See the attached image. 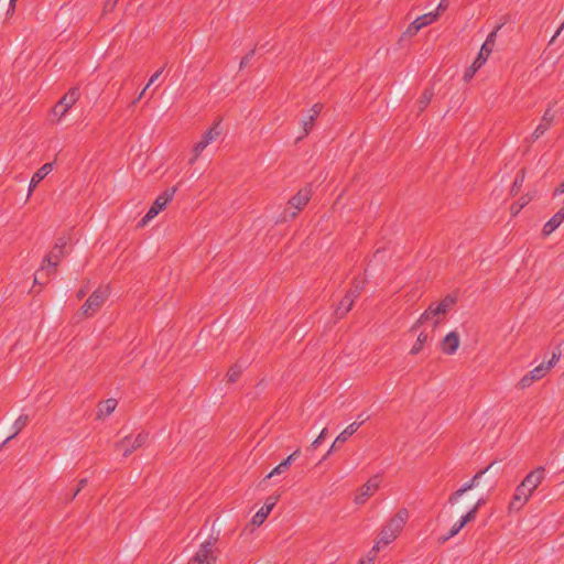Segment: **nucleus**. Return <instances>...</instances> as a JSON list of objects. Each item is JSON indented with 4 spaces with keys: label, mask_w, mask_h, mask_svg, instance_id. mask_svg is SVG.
Listing matches in <instances>:
<instances>
[{
    "label": "nucleus",
    "mask_w": 564,
    "mask_h": 564,
    "mask_svg": "<svg viewBox=\"0 0 564 564\" xmlns=\"http://www.w3.org/2000/svg\"><path fill=\"white\" fill-rule=\"evenodd\" d=\"M409 519V511L400 509L381 529L377 541L373 545V552H379L381 547L392 543L403 531Z\"/></svg>",
    "instance_id": "f257e3e1"
},
{
    "label": "nucleus",
    "mask_w": 564,
    "mask_h": 564,
    "mask_svg": "<svg viewBox=\"0 0 564 564\" xmlns=\"http://www.w3.org/2000/svg\"><path fill=\"white\" fill-rule=\"evenodd\" d=\"M456 300L452 295H446L438 303H432L420 316L413 329H415L420 324H424L426 322H433V328H436L446 314L453 308Z\"/></svg>",
    "instance_id": "f03ea898"
},
{
    "label": "nucleus",
    "mask_w": 564,
    "mask_h": 564,
    "mask_svg": "<svg viewBox=\"0 0 564 564\" xmlns=\"http://www.w3.org/2000/svg\"><path fill=\"white\" fill-rule=\"evenodd\" d=\"M500 26H497L496 30L490 32L485 41V43L481 45L480 51L473 62V64L465 70L464 73V80L469 82L475 74L486 64L488 61V57L490 56L495 44H496V37L497 33Z\"/></svg>",
    "instance_id": "7ed1b4c3"
},
{
    "label": "nucleus",
    "mask_w": 564,
    "mask_h": 564,
    "mask_svg": "<svg viewBox=\"0 0 564 564\" xmlns=\"http://www.w3.org/2000/svg\"><path fill=\"white\" fill-rule=\"evenodd\" d=\"M220 550L218 547V539L209 536L200 543L197 552L191 558L189 564H217Z\"/></svg>",
    "instance_id": "20e7f679"
},
{
    "label": "nucleus",
    "mask_w": 564,
    "mask_h": 564,
    "mask_svg": "<svg viewBox=\"0 0 564 564\" xmlns=\"http://www.w3.org/2000/svg\"><path fill=\"white\" fill-rule=\"evenodd\" d=\"M560 359V354H553L551 360L547 362H542L531 371L525 373L517 383V388L520 390H525L530 388L535 381L543 379L551 369L555 366V364Z\"/></svg>",
    "instance_id": "39448f33"
},
{
    "label": "nucleus",
    "mask_w": 564,
    "mask_h": 564,
    "mask_svg": "<svg viewBox=\"0 0 564 564\" xmlns=\"http://www.w3.org/2000/svg\"><path fill=\"white\" fill-rule=\"evenodd\" d=\"M110 291L108 286L96 289L82 306V314L85 317L94 316L109 297Z\"/></svg>",
    "instance_id": "423d86ee"
},
{
    "label": "nucleus",
    "mask_w": 564,
    "mask_h": 564,
    "mask_svg": "<svg viewBox=\"0 0 564 564\" xmlns=\"http://www.w3.org/2000/svg\"><path fill=\"white\" fill-rule=\"evenodd\" d=\"M176 193V187H171L165 189L162 194H160L148 213L141 219L139 227H144L149 221L155 218L160 212L164 210L166 206L172 202L174 195Z\"/></svg>",
    "instance_id": "0eeeda50"
},
{
    "label": "nucleus",
    "mask_w": 564,
    "mask_h": 564,
    "mask_svg": "<svg viewBox=\"0 0 564 564\" xmlns=\"http://www.w3.org/2000/svg\"><path fill=\"white\" fill-rule=\"evenodd\" d=\"M147 432H139L137 435H128L116 443V449L121 452L123 457L130 456L134 451L142 447L148 441Z\"/></svg>",
    "instance_id": "6e6552de"
},
{
    "label": "nucleus",
    "mask_w": 564,
    "mask_h": 564,
    "mask_svg": "<svg viewBox=\"0 0 564 564\" xmlns=\"http://www.w3.org/2000/svg\"><path fill=\"white\" fill-rule=\"evenodd\" d=\"M220 135L219 122L214 123L202 137V139L196 142L192 149V158L188 163L194 164L197 159L200 156L202 152L214 141L218 139Z\"/></svg>",
    "instance_id": "1a4fd4ad"
},
{
    "label": "nucleus",
    "mask_w": 564,
    "mask_h": 564,
    "mask_svg": "<svg viewBox=\"0 0 564 564\" xmlns=\"http://www.w3.org/2000/svg\"><path fill=\"white\" fill-rule=\"evenodd\" d=\"M79 98V91L77 88L69 89L61 100L55 105L52 110V115L56 117L57 121H61L68 110L76 104Z\"/></svg>",
    "instance_id": "9d476101"
},
{
    "label": "nucleus",
    "mask_w": 564,
    "mask_h": 564,
    "mask_svg": "<svg viewBox=\"0 0 564 564\" xmlns=\"http://www.w3.org/2000/svg\"><path fill=\"white\" fill-rule=\"evenodd\" d=\"M379 487H380L379 477L378 476L371 477L370 479L367 480V482H365L361 487L358 488V490L356 491L355 498H354V502L357 506L365 505L368 501V499L375 495V492L379 489Z\"/></svg>",
    "instance_id": "9b49d317"
},
{
    "label": "nucleus",
    "mask_w": 564,
    "mask_h": 564,
    "mask_svg": "<svg viewBox=\"0 0 564 564\" xmlns=\"http://www.w3.org/2000/svg\"><path fill=\"white\" fill-rule=\"evenodd\" d=\"M544 478L545 469L543 467H538L530 471L518 486L532 496Z\"/></svg>",
    "instance_id": "f8f14e48"
},
{
    "label": "nucleus",
    "mask_w": 564,
    "mask_h": 564,
    "mask_svg": "<svg viewBox=\"0 0 564 564\" xmlns=\"http://www.w3.org/2000/svg\"><path fill=\"white\" fill-rule=\"evenodd\" d=\"M440 18L438 11L429 12L417 17L405 30L404 35L412 37L421 29L435 22Z\"/></svg>",
    "instance_id": "ddd939ff"
},
{
    "label": "nucleus",
    "mask_w": 564,
    "mask_h": 564,
    "mask_svg": "<svg viewBox=\"0 0 564 564\" xmlns=\"http://www.w3.org/2000/svg\"><path fill=\"white\" fill-rule=\"evenodd\" d=\"M362 290V286L359 284H356L352 289H350L346 295L343 297V300L339 302L336 314L339 317L345 316L352 307L355 300L360 295Z\"/></svg>",
    "instance_id": "4468645a"
},
{
    "label": "nucleus",
    "mask_w": 564,
    "mask_h": 564,
    "mask_svg": "<svg viewBox=\"0 0 564 564\" xmlns=\"http://www.w3.org/2000/svg\"><path fill=\"white\" fill-rule=\"evenodd\" d=\"M490 468L487 467L486 469L484 470H480L479 473H477L469 481L465 482L459 489H457L456 491H454L449 498H448V503L449 505H455L458 502V500L460 499V497H463L464 494H466L467 491L474 489L475 487H477L479 485V480L481 478V476Z\"/></svg>",
    "instance_id": "2eb2a0df"
},
{
    "label": "nucleus",
    "mask_w": 564,
    "mask_h": 564,
    "mask_svg": "<svg viewBox=\"0 0 564 564\" xmlns=\"http://www.w3.org/2000/svg\"><path fill=\"white\" fill-rule=\"evenodd\" d=\"M312 196V192L310 188L305 187L300 189L288 203L290 208L294 210L291 213L292 217H295L300 210L307 205Z\"/></svg>",
    "instance_id": "dca6fc26"
},
{
    "label": "nucleus",
    "mask_w": 564,
    "mask_h": 564,
    "mask_svg": "<svg viewBox=\"0 0 564 564\" xmlns=\"http://www.w3.org/2000/svg\"><path fill=\"white\" fill-rule=\"evenodd\" d=\"M532 496L528 494L524 489L517 486L514 494L508 505L509 513H517L522 510V508L527 505Z\"/></svg>",
    "instance_id": "f3484780"
},
{
    "label": "nucleus",
    "mask_w": 564,
    "mask_h": 564,
    "mask_svg": "<svg viewBox=\"0 0 564 564\" xmlns=\"http://www.w3.org/2000/svg\"><path fill=\"white\" fill-rule=\"evenodd\" d=\"M64 257L62 247L56 246L43 260L42 270H46L47 274L54 273L59 261Z\"/></svg>",
    "instance_id": "a211bd4d"
},
{
    "label": "nucleus",
    "mask_w": 564,
    "mask_h": 564,
    "mask_svg": "<svg viewBox=\"0 0 564 564\" xmlns=\"http://www.w3.org/2000/svg\"><path fill=\"white\" fill-rule=\"evenodd\" d=\"M460 344L459 334L456 330L449 332L441 341V350L446 355H454Z\"/></svg>",
    "instance_id": "6ab92c4d"
},
{
    "label": "nucleus",
    "mask_w": 564,
    "mask_h": 564,
    "mask_svg": "<svg viewBox=\"0 0 564 564\" xmlns=\"http://www.w3.org/2000/svg\"><path fill=\"white\" fill-rule=\"evenodd\" d=\"M554 120V113L551 111V109H546L541 122L535 128V130L532 133V139L538 140L540 137H542L552 126Z\"/></svg>",
    "instance_id": "aec40b11"
},
{
    "label": "nucleus",
    "mask_w": 564,
    "mask_h": 564,
    "mask_svg": "<svg viewBox=\"0 0 564 564\" xmlns=\"http://www.w3.org/2000/svg\"><path fill=\"white\" fill-rule=\"evenodd\" d=\"M53 170V163H45L43 164L32 176L29 185V194L30 196L34 188L37 186V184L47 176Z\"/></svg>",
    "instance_id": "412c9836"
},
{
    "label": "nucleus",
    "mask_w": 564,
    "mask_h": 564,
    "mask_svg": "<svg viewBox=\"0 0 564 564\" xmlns=\"http://www.w3.org/2000/svg\"><path fill=\"white\" fill-rule=\"evenodd\" d=\"M564 221V207H562L553 217L544 225L543 227V235L549 236L551 235L555 229H557L562 223Z\"/></svg>",
    "instance_id": "4be33fe9"
},
{
    "label": "nucleus",
    "mask_w": 564,
    "mask_h": 564,
    "mask_svg": "<svg viewBox=\"0 0 564 564\" xmlns=\"http://www.w3.org/2000/svg\"><path fill=\"white\" fill-rule=\"evenodd\" d=\"M365 423V420L350 423L339 435L336 437L335 443H345L354 435L358 429Z\"/></svg>",
    "instance_id": "5701e85b"
},
{
    "label": "nucleus",
    "mask_w": 564,
    "mask_h": 564,
    "mask_svg": "<svg viewBox=\"0 0 564 564\" xmlns=\"http://www.w3.org/2000/svg\"><path fill=\"white\" fill-rule=\"evenodd\" d=\"M471 521H473L471 513H466L465 516H463L458 522L454 523V525L449 530L448 535H446L443 539V541H447L448 539L455 536L468 522H471Z\"/></svg>",
    "instance_id": "b1692460"
},
{
    "label": "nucleus",
    "mask_w": 564,
    "mask_h": 564,
    "mask_svg": "<svg viewBox=\"0 0 564 564\" xmlns=\"http://www.w3.org/2000/svg\"><path fill=\"white\" fill-rule=\"evenodd\" d=\"M433 89L426 88L416 101L417 113L423 112L433 98Z\"/></svg>",
    "instance_id": "393cba45"
},
{
    "label": "nucleus",
    "mask_w": 564,
    "mask_h": 564,
    "mask_svg": "<svg viewBox=\"0 0 564 564\" xmlns=\"http://www.w3.org/2000/svg\"><path fill=\"white\" fill-rule=\"evenodd\" d=\"M116 408H117V400L107 399L99 405L97 416L98 417L108 416L116 410Z\"/></svg>",
    "instance_id": "a878e982"
},
{
    "label": "nucleus",
    "mask_w": 564,
    "mask_h": 564,
    "mask_svg": "<svg viewBox=\"0 0 564 564\" xmlns=\"http://www.w3.org/2000/svg\"><path fill=\"white\" fill-rule=\"evenodd\" d=\"M29 416L25 414L20 415L13 423L12 429L14 430L13 434L10 435L4 444L14 438L28 424Z\"/></svg>",
    "instance_id": "bb28decb"
},
{
    "label": "nucleus",
    "mask_w": 564,
    "mask_h": 564,
    "mask_svg": "<svg viewBox=\"0 0 564 564\" xmlns=\"http://www.w3.org/2000/svg\"><path fill=\"white\" fill-rule=\"evenodd\" d=\"M531 199L532 197L529 194L521 196L516 203L511 205V215L517 216L521 212V209L531 202Z\"/></svg>",
    "instance_id": "cd10ccee"
},
{
    "label": "nucleus",
    "mask_w": 564,
    "mask_h": 564,
    "mask_svg": "<svg viewBox=\"0 0 564 564\" xmlns=\"http://www.w3.org/2000/svg\"><path fill=\"white\" fill-rule=\"evenodd\" d=\"M429 341V335L424 332L420 333L417 338H416V341L414 343V345L412 346L411 348V354L412 355H417L424 347V345Z\"/></svg>",
    "instance_id": "c85d7f7f"
},
{
    "label": "nucleus",
    "mask_w": 564,
    "mask_h": 564,
    "mask_svg": "<svg viewBox=\"0 0 564 564\" xmlns=\"http://www.w3.org/2000/svg\"><path fill=\"white\" fill-rule=\"evenodd\" d=\"M241 372H242V366L239 364H235L232 367H230V369L227 372L228 382H231V383L236 382L239 379Z\"/></svg>",
    "instance_id": "c756f323"
},
{
    "label": "nucleus",
    "mask_w": 564,
    "mask_h": 564,
    "mask_svg": "<svg viewBox=\"0 0 564 564\" xmlns=\"http://www.w3.org/2000/svg\"><path fill=\"white\" fill-rule=\"evenodd\" d=\"M269 514L270 512L265 511V508L262 506L261 509L253 516L251 523L254 527H260L265 521Z\"/></svg>",
    "instance_id": "7c9ffc66"
},
{
    "label": "nucleus",
    "mask_w": 564,
    "mask_h": 564,
    "mask_svg": "<svg viewBox=\"0 0 564 564\" xmlns=\"http://www.w3.org/2000/svg\"><path fill=\"white\" fill-rule=\"evenodd\" d=\"M286 470H289V468L283 464V463H280L276 467H274L264 478L265 479H270L274 476H278V475H281L283 473H285Z\"/></svg>",
    "instance_id": "2f4dec72"
},
{
    "label": "nucleus",
    "mask_w": 564,
    "mask_h": 564,
    "mask_svg": "<svg viewBox=\"0 0 564 564\" xmlns=\"http://www.w3.org/2000/svg\"><path fill=\"white\" fill-rule=\"evenodd\" d=\"M314 121H315L314 116H308V118H306L302 121L304 135H307L311 132V130L313 129V126H314Z\"/></svg>",
    "instance_id": "473e14b6"
},
{
    "label": "nucleus",
    "mask_w": 564,
    "mask_h": 564,
    "mask_svg": "<svg viewBox=\"0 0 564 564\" xmlns=\"http://www.w3.org/2000/svg\"><path fill=\"white\" fill-rule=\"evenodd\" d=\"M278 499H279L278 496L276 497H273V496L268 497L263 505V507L265 508V511L271 512L272 509L274 508L275 503L278 502Z\"/></svg>",
    "instance_id": "72a5a7b5"
},
{
    "label": "nucleus",
    "mask_w": 564,
    "mask_h": 564,
    "mask_svg": "<svg viewBox=\"0 0 564 564\" xmlns=\"http://www.w3.org/2000/svg\"><path fill=\"white\" fill-rule=\"evenodd\" d=\"M485 499L480 498L477 500V502L473 506V508L467 512L473 514V521L476 519L477 512L479 508L485 505Z\"/></svg>",
    "instance_id": "f704fd0d"
},
{
    "label": "nucleus",
    "mask_w": 564,
    "mask_h": 564,
    "mask_svg": "<svg viewBox=\"0 0 564 564\" xmlns=\"http://www.w3.org/2000/svg\"><path fill=\"white\" fill-rule=\"evenodd\" d=\"M378 552H373V547L369 551L367 558H361L359 564H372L377 557Z\"/></svg>",
    "instance_id": "c9c22d12"
},
{
    "label": "nucleus",
    "mask_w": 564,
    "mask_h": 564,
    "mask_svg": "<svg viewBox=\"0 0 564 564\" xmlns=\"http://www.w3.org/2000/svg\"><path fill=\"white\" fill-rule=\"evenodd\" d=\"M326 433H327V429H323L321 434L317 436V438H315L312 442L311 447L312 448H317L319 446V444L322 443V441L324 440Z\"/></svg>",
    "instance_id": "e433bc0d"
},
{
    "label": "nucleus",
    "mask_w": 564,
    "mask_h": 564,
    "mask_svg": "<svg viewBox=\"0 0 564 564\" xmlns=\"http://www.w3.org/2000/svg\"><path fill=\"white\" fill-rule=\"evenodd\" d=\"M300 455V451L296 449L291 455H289L282 463L290 468L295 458Z\"/></svg>",
    "instance_id": "4c0bfd02"
},
{
    "label": "nucleus",
    "mask_w": 564,
    "mask_h": 564,
    "mask_svg": "<svg viewBox=\"0 0 564 564\" xmlns=\"http://www.w3.org/2000/svg\"><path fill=\"white\" fill-rule=\"evenodd\" d=\"M162 74V69H159L158 72H155L149 79L148 84L145 85V89H148L152 84L155 83V80L160 77V75Z\"/></svg>",
    "instance_id": "58836bf2"
},
{
    "label": "nucleus",
    "mask_w": 564,
    "mask_h": 564,
    "mask_svg": "<svg viewBox=\"0 0 564 564\" xmlns=\"http://www.w3.org/2000/svg\"><path fill=\"white\" fill-rule=\"evenodd\" d=\"M312 113L310 116H314V119H316V117L319 115V112L322 111V105L321 104H315L312 109H311Z\"/></svg>",
    "instance_id": "ea45409f"
},
{
    "label": "nucleus",
    "mask_w": 564,
    "mask_h": 564,
    "mask_svg": "<svg viewBox=\"0 0 564 564\" xmlns=\"http://www.w3.org/2000/svg\"><path fill=\"white\" fill-rule=\"evenodd\" d=\"M448 0H441V2L438 3L437 8L435 11H438V13L441 14V12L445 11L448 7V3H447Z\"/></svg>",
    "instance_id": "a19ab883"
},
{
    "label": "nucleus",
    "mask_w": 564,
    "mask_h": 564,
    "mask_svg": "<svg viewBox=\"0 0 564 564\" xmlns=\"http://www.w3.org/2000/svg\"><path fill=\"white\" fill-rule=\"evenodd\" d=\"M86 484H87V479L84 478V479L79 480L78 488L74 492L73 498H75L78 495V492L86 486Z\"/></svg>",
    "instance_id": "79ce46f5"
},
{
    "label": "nucleus",
    "mask_w": 564,
    "mask_h": 564,
    "mask_svg": "<svg viewBox=\"0 0 564 564\" xmlns=\"http://www.w3.org/2000/svg\"><path fill=\"white\" fill-rule=\"evenodd\" d=\"M523 180H524V176L521 175V176H517V178L514 180V183H513V187H520L523 183Z\"/></svg>",
    "instance_id": "37998d69"
},
{
    "label": "nucleus",
    "mask_w": 564,
    "mask_h": 564,
    "mask_svg": "<svg viewBox=\"0 0 564 564\" xmlns=\"http://www.w3.org/2000/svg\"><path fill=\"white\" fill-rule=\"evenodd\" d=\"M15 3H17V0H10L9 2V10H8V13L11 14L14 12L15 10Z\"/></svg>",
    "instance_id": "c03bdc74"
},
{
    "label": "nucleus",
    "mask_w": 564,
    "mask_h": 564,
    "mask_svg": "<svg viewBox=\"0 0 564 564\" xmlns=\"http://www.w3.org/2000/svg\"><path fill=\"white\" fill-rule=\"evenodd\" d=\"M564 30V22L562 23V25L558 28V30L556 31V33L554 34V36L551 39L550 43H553L554 40L561 34V32Z\"/></svg>",
    "instance_id": "a18cd8bd"
},
{
    "label": "nucleus",
    "mask_w": 564,
    "mask_h": 564,
    "mask_svg": "<svg viewBox=\"0 0 564 564\" xmlns=\"http://www.w3.org/2000/svg\"><path fill=\"white\" fill-rule=\"evenodd\" d=\"M86 293H87V290H86V289H80V290L78 291V293H77V297H78V299H82V297H84V296L86 295Z\"/></svg>",
    "instance_id": "49530a36"
},
{
    "label": "nucleus",
    "mask_w": 564,
    "mask_h": 564,
    "mask_svg": "<svg viewBox=\"0 0 564 564\" xmlns=\"http://www.w3.org/2000/svg\"><path fill=\"white\" fill-rule=\"evenodd\" d=\"M147 90H148V89H145V87H144V88L142 89V91L139 94L138 98L134 100V102H133V104H135V102H137V101H139L141 98H143V96L145 95V91H147Z\"/></svg>",
    "instance_id": "de8ad7c7"
},
{
    "label": "nucleus",
    "mask_w": 564,
    "mask_h": 564,
    "mask_svg": "<svg viewBox=\"0 0 564 564\" xmlns=\"http://www.w3.org/2000/svg\"><path fill=\"white\" fill-rule=\"evenodd\" d=\"M117 1H118V0H107V2H106V7H107V8H108V7L112 8V7L117 3Z\"/></svg>",
    "instance_id": "09e8293b"
},
{
    "label": "nucleus",
    "mask_w": 564,
    "mask_h": 564,
    "mask_svg": "<svg viewBox=\"0 0 564 564\" xmlns=\"http://www.w3.org/2000/svg\"><path fill=\"white\" fill-rule=\"evenodd\" d=\"M336 444L337 443H335V442L333 443V445L330 446L329 451L327 452V455H329L334 451Z\"/></svg>",
    "instance_id": "8fccbe9b"
},
{
    "label": "nucleus",
    "mask_w": 564,
    "mask_h": 564,
    "mask_svg": "<svg viewBox=\"0 0 564 564\" xmlns=\"http://www.w3.org/2000/svg\"><path fill=\"white\" fill-rule=\"evenodd\" d=\"M358 417L360 419V421L365 420V422L368 420V417H364L362 415H359Z\"/></svg>",
    "instance_id": "3c124183"
}]
</instances>
